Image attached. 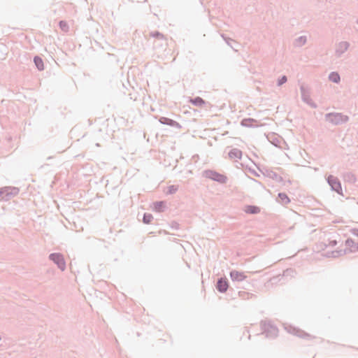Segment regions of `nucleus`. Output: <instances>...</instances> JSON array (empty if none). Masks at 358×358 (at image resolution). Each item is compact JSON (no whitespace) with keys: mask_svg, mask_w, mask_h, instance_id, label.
<instances>
[{"mask_svg":"<svg viewBox=\"0 0 358 358\" xmlns=\"http://www.w3.org/2000/svg\"><path fill=\"white\" fill-rule=\"evenodd\" d=\"M325 120L334 125H339L346 123L349 117L341 113H329L325 114Z\"/></svg>","mask_w":358,"mask_h":358,"instance_id":"1","label":"nucleus"},{"mask_svg":"<svg viewBox=\"0 0 358 358\" xmlns=\"http://www.w3.org/2000/svg\"><path fill=\"white\" fill-rule=\"evenodd\" d=\"M18 187L13 186H6L0 188V200L8 201L19 194Z\"/></svg>","mask_w":358,"mask_h":358,"instance_id":"2","label":"nucleus"},{"mask_svg":"<svg viewBox=\"0 0 358 358\" xmlns=\"http://www.w3.org/2000/svg\"><path fill=\"white\" fill-rule=\"evenodd\" d=\"M203 176L213 181L217 182L220 184H225L228 180L225 175L220 173L212 169H206L203 171Z\"/></svg>","mask_w":358,"mask_h":358,"instance_id":"3","label":"nucleus"},{"mask_svg":"<svg viewBox=\"0 0 358 358\" xmlns=\"http://www.w3.org/2000/svg\"><path fill=\"white\" fill-rule=\"evenodd\" d=\"M302 101L310 106L312 108H317V105L310 98V89L303 84L300 86Z\"/></svg>","mask_w":358,"mask_h":358,"instance_id":"4","label":"nucleus"},{"mask_svg":"<svg viewBox=\"0 0 358 358\" xmlns=\"http://www.w3.org/2000/svg\"><path fill=\"white\" fill-rule=\"evenodd\" d=\"M327 182L331 187V189L338 194H342V187L340 180L333 176L329 175L327 178Z\"/></svg>","mask_w":358,"mask_h":358,"instance_id":"5","label":"nucleus"},{"mask_svg":"<svg viewBox=\"0 0 358 358\" xmlns=\"http://www.w3.org/2000/svg\"><path fill=\"white\" fill-rule=\"evenodd\" d=\"M259 170L265 177L271 178L275 182H281L283 181L282 177L271 169L263 166L262 168H259Z\"/></svg>","mask_w":358,"mask_h":358,"instance_id":"6","label":"nucleus"},{"mask_svg":"<svg viewBox=\"0 0 358 358\" xmlns=\"http://www.w3.org/2000/svg\"><path fill=\"white\" fill-rule=\"evenodd\" d=\"M49 259L53 262L61 271L66 268V262L62 254L59 252L51 253L49 255Z\"/></svg>","mask_w":358,"mask_h":358,"instance_id":"7","label":"nucleus"},{"mask_svg":"<svg viewBox=\"0 0 358 358\" xmlns=\"http://www.w3.org/2000/svg\"><path fill=\"white\" fill-rule=\"evenodd\" d=\"M262 329L264 330V333L266 335V337L267 338H274L278 335V328L271 324L270 323L262 324Z\"/></svg>","mask_w":358,"mask_h":358,"instance_id":"8","label":"nucleus"},{"mask_svg":"<svg viewBox=\"0 0 358 358\" xmlns=\"http://www.w3.org/2000/svg\"><path fill=\"white\" fill-rule=\"evenodd\" d=\"M215 287L220 293H225L229 288V282L227 278L221 277L217 280Z\"/></svg>","mask_w":358,"mask_h":358,"instance_id":"9","label":"nucleus"},{"mask_svg":"<svg viewBox=\"0 0 358 358\" xmlns=\"http://www.w3.org/2000/svg\"><path fill=\"white\" fill-rule=\"evenodd\" d=\"M350 43L347 41L340 42L335 51V54L337 57H341V55L348 49Z\"/></svg>","mask_w":358,"mask_h":358,"instance_id":"10","label":"nucleus"},{"mask_svg":"<svg viewBox=\"0 0 358 358\" xmlns=\"http://www.w3.org/2000/svg\"><path fill=\"white\" fill-rule=\"evenodd\" d=\"M159 122L162 124L169 125L172 127L181 128V125L178 122L166 117H160Z\"/></svg>","mask_w":358,"mask_h":358,"instance_id":"11","label":"nucleus"},{"mask_svg":"<svg viewBox=\"0 0 358 358\" xmlns=\"http://www.w3.org/2000/svg\"><path fill=\"white\" fill-rule=\"evenodd\" d=\"M230 278L232 281L242 282L246 278V275L243 272H240L236 270L230 271Z\"/></svg>","mask_w":358,"mask_h":358,"instance_id":"12","label":"nucleus"},{"mask_svg":"<svg viewBox=\"0 0 358 358\" xmlns=\"http://www.w3.org/2000/svg\"><path fill=\"white\" fill-rule=\"evenodd\" d=\"M288 332L290 334H292L294 335L297 336L298 337L308 339L311 338V336L308 334L304 332L303 331H301L300 329H298L293 327H289L288 329Z\"/></svg>","mask_w":358,"mask_h":358,"instance_id":"13","label":"nucleus"},{"mask_svg":"<svg viewBox=\"0 0 358 358\" xmlns=\"http://www.w3.org/2000/svg\"><path fill=\"white\" fill-rule=\"evenodd\" d=\"M295 273V271L292 268H287L286 269L285 271H283V273L282 275H277V276H274L271 279V281L274 283L275 282H277L278 280H280V278H283V277H289V278H292L294 276Z\"/></svg>","mask_w":358,"mask_h":358,"instance_id":"14","label":"nucleus"},{"mask_svg":"<svg viewBox=\"0 0 358 358\" xmlns=\"http://www.w3.org/2000/svg\"><path fill=\"white\" fill-rule=\"evenodd\" d=\"M257 120L251 117L243 118L241 121V125L242 127L252 128L257 127Z\"/></svg>","mask_w":358,"mask_h":358,"instance_id":"15","label":"nucleus"},{"mask_svg":"<svg viewBox=\"0 0 358 358\" xmlns=\"http://www.w3.org/2000/svg\"><path fill=\"white\" fill-rule=\"evenodd\" d=\"M345 245L349 248L351 252L358 250V243L354 241L353 239L349 238L345 241Z\"/></svg>","mask_w":358,"mask_h":358,"instance_id":"16","label":"nucleus"},{"mask_svg":"<svg viewBox=\"0 0 358 358\" xmlns=\"http://www.w3.org/2000/svg\"><path fill=\"white\" fill-rule=\"evenodd\" d=\"M33 61H34V63L36 69L39 71L44 70V69H45L44 62H43V59L40 56H38V55L34 56Z\"/></svg>","mask_w":358,"mask_h":358,"instance_id":"17","label":"nucleus"},{"mask_svg":"<svg viewBox=\"0 0 358 358\" xmlns=\"http://www.w3.org/2000/svg\"><path fill=\"white\" fill-rule=\"evenodd\" d=\"M229 157L230 159H241L243 152L241 150L238 148L231 149L228 153Z\"/></svg>","mask_w":358,"mask_h":358,"instance_id":"18","label":"nucleus"},{"mask_svg":"<svg viewBox=\"0 0 358 358\" xmlns=\"http://www.w3.org/2000/svg\"><path fill=\"white\" fill-rule=\"evenodd\" d=\"M244 211L248 214H258L260 212V208L257 206L247 205L244 208Z\"/></svg>","mask_w":358,"mask_h":358,"instance_id":"19","label":"nucleus"},{"mask_svg":"<svg viewBox=\"0 0 358 358\" xmlns=\"http://www.w3.org/2000/svg\"><path fill=\"white\" fill-rule=\"evenodd\" d=\"M343 180L349 183H355L357 180L355 175L352 172H346L343 175Z\"/></svg>","mask_w":358,"mask_h":358,"instance_id":"20","label":"nucleus"},{"mask_svg":"<svg viewBox=\"0 0 358 358\" xmlns=\"http://www.w3.org/2000/svg\"><path fill=\"white\" fill-rule=\"evenodd\" d=\"M192 104L196 106L202 107L206 105V101L200 96H196L190 99Z\"/></svg>","mask_w":358,"mask_h":358,"instance_id":"21","label":"nucleus"},{"mask_svg":"<svg viewBox=\"0 0 358 358\" xmlns=\"http://www.w3.org/2000/svg\"><path fill=\"white\" fill-rule=\"evenodd\" d=\"M152 209L157 213L164 212L166 209V203H153Z\"/></svg>","mask_w":358,"mask_h":358,"instance_id":"22","label":"nucleus"},{"mask_svg":"<svg viewBox=\"0 0 358 358\" xmlns=\"http://www.w3.org/2000/svg\"><path fill=\"white\" fill-rule=\"evenodd\" d=\"M329 80L334 83L338 84L341 81V76L339 73L336 71H332L329 74Z\"/></svg>","mask_w":358,"mask_h":358,"instance_id":"23","label":"nucleus"},{"mask_svg":"<svg viewBox=\"0 0 358 358\" xmlns=\"http://www.w3.org/2000/svg\"><path fill=\"white\" fill-rule=\"evenodd\" d=\"M307 41V38L305 36H301L294 40V45L295 47H301Z\"/></svg>","mask_w":358,"mask_h":358,"instance_id":"24","label":"nucleus"},{"mask_svg":"<svg viewBox=\"0 0 358 358\" xmlns=\"http://www.w3.org/2000/svg\"><path fill=\"white\" fill-rule=\"evenodd\" d=\"M153 216L152 214L148 213H145L143 215L142 222L145 224H149L153 220Z\"/></svg>","mask_w":358,"mask_h":358,"instance_id":"25","label":"nucleus"},{"mask_svg":"<svg viewBox=\"0 0 358 358\" xmlns=\"http://www.w3.org/2000/svg\"><path fill=\"white\" fill-rule=\"evenodd\" d=\"M150 36L152 38H155L159 41H165V37L163 34L158 31H152L150 34Z\"/></svg>","mask_w":358,"mask_h":358,"instance_id":"26","label":"nucleus"},{"mask_svg":"<svg viewBox=\"0 0 358 358\" xmlns=\"http://www.w3.org/2000/svg\"><path fill=\"white\" fill-rule=\"evenodd\" d=\"M59 29L64 31L68 32L69 30V27L68 23L65 20H60L58 23Z\"/></svg>","mask_w":358,"mask_h":358,"instance_id":"27","label":"nucleus"},{"mask_svg":"<svg viewBox=\"0 0 358 358\" xmlns=\"http://www.w3.org/2000/svg\"><path fill=\"white\" fill-rule=\"evenodd\" d=\"M178 190V186L176 185H169L167 187L166 190L165 191L166 194H173Z\"/></svg>","mask_w":358,"mask_h":358,"instance_id":"28","label":"nucleus"},{"mask_svg":"<svg viewBox=\"0 0 358 358\" xmlns=\"http://www.w3.org/2000/svg\"><path fill=\"white\" fill-rule=\"evenodd\" d=\"M271 143L275 147H280L281 139L279 136H273L272 140H270Z\"/></svg>","mask_w":358,"mask_h":358,"instance_id":"29","label":"nucleus"},{"mask_svg":"<svg viewBox=\"0 0 358 358\" xmlns=\"http://www.w3.org/2000/svg\"><path fill=\"white\" fill-rule=\"evenodd\" d=\"M278 197L281 200V201H291L287 194L285 192L278 193Z\"/></svg>","mask_w":358,"mask_h":358,"instance_id":"30","label":"nucleus"},{"mask_svg":"<svg viewBox=\"0 0 358 358\" xmlns=\"http://www.w3.org/2000/svg\"><path fill=\"white\" fill-rule=\"evenodd\" d=\"M287 81V77L286 76H280L277 81V85L281 86Z\"/></svg>","mask_w":358,"mask_h":358,"instance_id":"31","label":"nucleus"},{"mask_svg":"<svg viewBox=\"0 0 358 358\" xmlns=\"http://www.w3.org/2000/svg\"><path fill=\"white\" fill-rule=\"evenodd\" d=\"M238 295L240 297H241L243 299H249L250 296H252V294H250L249 292H243V291L238 292Z\"/></svg>","mask_w":358,"mask_h":358,"instance_id":"32","label":"nucleus"},{"mask_svg":"<svg viewBox=\"0 0 358 358\" xmlns=\"http://www.w3.org/2000/svg\"><path fill=\"white\" fill-rule=\"evenodd\" d=\"M222 37L225 41V42L234 50V48L231 45V42H234V41L231 38L225 36L224 34L222 35Z\"/></svg>","mask_w":358,"mask_h":358,"instance_id":"33","label":"nucleus"},{"mask_svg":"<svg viewBox=\"0 0 358 358\" xmlns=\"http://www.w3.org/2000/svg\"><path fill=\"white\" fill-rule=\"evenodd\" d=\"M171 228L178 229L179 228V224L176 222H172Z\"/></svg>","mask_w":358,"mask_h":358,"instance_id":"34","label":"nucleus"},{"mask_svg":"<svg viewBox=\"0 0 358 358\" xmlns=\"http://www.w3.org/2000/svg\"><path fill=\"white\" fill-rule=\"evenodd\" d=\"M351 233L358 237V229H351Z\"/></svg>","mask_w":358,"mask_h":358,"instance_id":"35","label":"nucleus"},{"mask_svg":"<svg viewBox=\"0 0 358 358\" xmlns=\"http://www.w3.org/2000/svg\"><path fill=\"white\" fill-rule=\"evenodd\" d=\"M336 243H337L336 241H331V245H333V246L336 245Z\"/></svg>","mask_w":358,"mask_h":358,"instance_id":"36","label":"nucleus"},{"mask_svg":"<svg viewBox=\"0 0 358 358\" xmlns=\"http://www.w3.org/2000/svg\"><path fill=\"white\" fill-rule=\"evenodd\" d=\"M251 172L255 175H257L255 170H252Z\"/></svg>","mask_w":358,"mask_h":358,"instance_id":"37","label":"nucleus"},{"mask_svg":"<svg viewBox=\"0 0 358 358\" xmlns=\"http://www.w3.org/2000/svg\"><path fill=\"white\" fill-rule=\"evenodd\" d=\"M356 23L358 24V19L357 20Z\"/></svg>","mask_w":358,"mask_h":358,"instance_id":"38","label":"nucleus"},{"mask_svg":"<svg viewBox=\"0 0 358 358\" xmlns=\"http://www.w3.org/2000/svg\"><path fill=\"white\" fill-rule=\"evenodd\" d=\"M1 340V337L0 336V341Z\"/></svg>","mask_w":358,"mask_h":358,"instance_id":"39","label":"nucleus"}]
</instances>
